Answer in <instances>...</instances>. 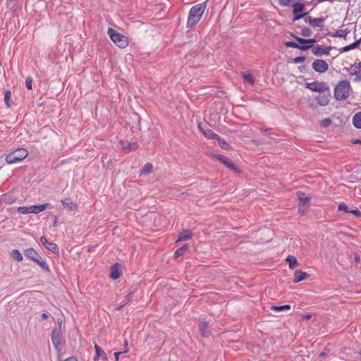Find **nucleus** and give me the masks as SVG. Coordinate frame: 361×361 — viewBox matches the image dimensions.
Returning a JSON list of instances; mask_svg holds the SVG:
<instances>
[{"mask_svg":"<svg viewBox=\"0 0 361 361\" xmlns=\"http://www.w3.org/2000/svg\"><path fill=\"white\" fill-rule=\"evenodd\" d=\"M304 19V21L306 23H309L310 25L312 24V22L313 21V17L312 16H308V14L307 16H305V17H303L302 18Z\"/></svg>","mask_w":361,"mask_h":361,"instance_id":"50","label":"nucleus"},{"mask_svg":"<svg viewBox=\"0 0 361 361\" xmlns=\"http://www.w3.org/2000/svg\"><path fill=\"white\" fill-rule=\"evenodd\" d=\"M312 30L307 27H303L301 30L300 35L305 37H308L312 35Z\"/></svg>","mask_w":361,"mask_h":361,"instance_id":"41","label":"nucleus"},{"mask_svg":"<svg viewBox=\"0 0 361 361\" xmlns=\"http://www.w3.org/2000/svg\"><path fill=\"white\" fill-rule=\"evenodd\" d=\"M331 97L330 90L329 92H325L323 94H319L315 97L317 104L321 106H325L329 104Z\"/></svg>","mask_w":361,"mask_h":361,"instance_id":"16","label":"nucleus"},{"mask_svg":"<svg viewBox=\"0 0 361 361\" xmlns=\"http://www.w3.org/2000/svg\"><path fill=\"white\" fill-rule=\"evenodd\" d=\"M332 123V120L329 118H324L319 123V125L322 128H327Z\"/></svg>","mask_w":361,"mask_h":361,"instance_id":"42","label":"nucleus"},{"mask_svg":"<svg viewBox=\"0 0 361 361\" xmlns=\"http://www.w3.org/2000/svg\"><path fill=\"white\" fill-rule=\"evenodd\" d=\"M132 150H136L138 148V144L137 142H131Z\"/></svg>","mask_w":361,"mask_h":361,"instance_id":"54","label":"nucleus"},{"mask_svg":"<svg viewBox=\"0 0 361 361\" xmlns=\"http://www.w3.org/2000/svg\"><path fill=\"white\" fill-rule=\"evenodd\" d=\"M305 87L317 92L324 93L325 92H329V86L326 82L322 81H314L312 82H307L305 84Z\"/></svg>","mask_w":361,"mask_h":361,"instance_id":"9","label":"nucleus"},{"mask_svg":"<svg viewBox=\"0 0 361 361\" xmlns=\"http://www.w3.org/2000/svg\"><path fill=\"white\" fill-rule=\"evenodd\" d=\"M25 84H26V87L28 89V90H32V78L31 76H27L25 79Z\"/></svg>","mask_w":361,"mask_h":361,"instance_id":"45","label":"nucleus"},{"mask_svg":"<svg viewBox=\"0 0 361 361\" xmlns=\"http://www.w3.org/2000/svg\"><path fill=\"white\" fill-rule=\"evenodd\" d=\"M192 237V233L190 230H183L179 233L177 241H185L189 240Z\"/></svg>","mask_w":361,"mask_h":361,"instance_id":"25","label":"nucleus"},{"mask_svg":"<svg viewBox=\"0 0 361 361\" xmlns=\"http://www.w3.org/2000/svg\"><path fill=\"white\" fill-rule=\"evenodd\" d=\"M11 92L9 90L4 91V103L7 107H11L9 103L11 99Z\"/></svg>","mask_w":361,"mask_h":361,"instance_id":"38","label":"nucleus"},{"mask_svg":"<svg viewBox=\"0 0 361 361\" xmlns=\"http://www.w3.org/2000/svg\"><path fill=\"white\" fill-rule=\"evenodd\" d=\"M107 33L113 42L119 48L124 49L128 46V39L124 35L118 32L112 27H109Z\"/></svg>","mask_w":361,"mask_h":361,"instance_id":"5","label":"nucleus"},{"mask_svg":"<svg viewBox=\"0 0 361 361\" xmlns=\"http://www.w3.org/2000/svg\"><path fill=\"white\" fill-rule=\"evenodd\" d=\"M286 261L288 262L290 269H294L298 265L297 258L293 255H288Z\"/></svg>","mask_w":361,"mask_h":361,"instance_id":"32","label":"nucleus"},{"mask_svg":"<svg viewBox=\"0 0 361 361\" xmlns=\"http://www.w3.org/2000/svg\"><path fill=\"white\" fill-rule=\"evenodd\" d=\"M357 66H358V63L357 64L355 63L354 64H352L350 68L345 67L343 68V70H345L346 71H348L350 73V72H353L355 70H357Z\"/></svg>","mask_w":361,"mask_h":361,"instance_id":"48","label":"nucleus"},{"mask_svg":"<svg viewBox=\"0 0 361 361\" xmlns=\"http://www.w3.org/2000/svg\"><path fill=\"white\" fill-rule=\"evenodd\" d=\"M188 250V245L184 244L183 246L178 248L175 251V252L173 254L174 258L177 259V258H179V257L183 256Z\"/></svg>","mask_w":361,"mask_h":361,"instance_id":"29","label":"nucleus"},{"mask_svg":"<svg viewBox=\"0 0 361 361\" xmlns=\"http://www.w3.org/2000/svg\"><path fill=\"white\" fill-rule=\"evenodd\" d=\"M351 143L353 144H361V140L360 139H353L351 140Z\"/></svg>","mask_w":361,"mask_h":361,"instance_id":"58","label":"nucleus"},{"mask_svg":"<svg viewBox=\"0 0 361 361\" xmlns=\"http://www.w3.org/2000/svg\"><path fill=\"white\" fill-rule=\"evenodd\" d=\"M291 306L290 305H271L270 309L274 311H287L290 310Z\"/></svg>","mask_w":361,"mask_h":361,"instance_id":"36","label":"nucleus"},{"mask_svg":"<svg viewBox=\"0 0 361 361\" xmlns=\"http://www.w3.org/2000/svg\"><path fill=\"white\" fill-rule=\"evenodd\" d=\"M290 6L293 8V23L298 21L300 19H302V18L305 17V16L309 14L308 12H305L306 4H305V1L303 0H298L292 2L290 3Z\"/></svg>","mask_w":361,"mask_h":361,"instance_id":"4","label":"nucleus"},{"mask_svg":"<svg viewBox=\"0 0 361 361\" xmlns=\"http://www.w3.org/2000/svg\"><path fill=\"white\" fill-rule=\"evenodd\" d=\"M48 317H49V314L48 313L44 312V313H42L41 314V318H42V320L47 319Z\"/></svg>","mask_w":361,"mask_h":361,"instance_id":"57","label":"nucleus"},{"mask_svg":"<svg viewBox=\"0 0 361 361\" xmlns=\"http://www.w3.org/2000/svg\"><path fill=\"white\" fill-rule=\"evenodd\" d=\"M317 42L316 38H299L297 42L293 41L284 42V45L288 48L298 49L302 51H306L313 47V44Z\"/></svg>","mask_w":361,"mask_h":361,"instance_id":"3","label":"nucleus"},{"mask_svg":"<svg viewBox=\"0 0 361 361\" xmlns=\"http://www.w3.org/2000/svg\"><path fill=\"white\" fill-rule=\"evenodd\" d=\"M351 89L350 83L348 80L338 82L334 87V98L337 101L346 99L349 97Z\"/></svg>","mask_w":361,"mask_h":361,"instance_id":"2","label":"nucleus"},{"mask_svg":"<svg viewBox=\"0 0 361 361\" xmlns=\"http://www.w3.org/2000/svg\"><path fill=\"white\" fill-rule=\"evenodd\" d=\"M296 196L299 200L298 204L310 206V202L311 200L310 196H307L306 194L302 191H297Z\"/></svg>","mask_w":361,"mask_h":361,"instance_id":"18","label":"nucleus"},{"mask_svg":"<svg viewBox=\"0 0 361 361\" xmlns=\"http://www.w3.org/2000/svg\"><path fill=\"white\" fill-rule=\"evenodd\" d=\"M35 262H36L39 266H40V267L45 271H50L49 265L47 264L46 261L44 260L41 257H39Z\"/></svg>","mask_w":361,"mask_h":361,"instance_id":"33","label":"nucleus"},{"mask_svg":"<svg viewBox=\"0 0 361 361\" xmlns=\"http://www.w3.org/2000/svg\"><path fill=\"white\" fill-rule=\"evenodd\" d=\"M197 326L200 334L202 337L208 338L212 332L209 326V320L204 315H200L197 319Z\"/></svg>","mask_w":361,"mask_h":361,"instance_id":"7","label":"nucleus"},{"mask_svg":"<svg viewBox=\"0 0 361 361\" xmlns=\"http://www.w3.org/2000/svg\"><path fill=\"white\" fill-rule=\"evenodd\" d=\"M350 75H355V77L353 78V82H357L361 81V61L358 63L357 70L353 72H350Z\"/></svg>","mask_w":361,"mask_h":361,"instance_id":"31","label":"nucleus"},{"mask_svg":"<svg viewBox=\"0 0 361 361\" xmlns=\"http://www.w3.org/2000/svg\"><path fill=\"white\" fill-rule=\"evenodd\" d=\"M152 171H153V165L151 163L147 162L142 167L141 172H140V175L149 174L151 172H152Z\"/></svg>","mask_w":361,"mask_h":361,"instance_id":"35","label":"nucleus"},{"mask_svg":"<svg viewBox=\"0 0 361 361\" xmlns=\"http://www.w3.org/2000/svg\"><path fill=\"white\" fill-rule=\"evenodd\" d=\"M259 130L262 133H268L270 130L269 128H260Z\"/></svg>","mask_w":361,"mask_h":361,"instance_id":"60","label":"nucleus"},{"mask_svg":"<svg viewBox=\"0 0 361 361\" xmlns=\"http://www.w3.org/2000/svg\"><path fill=\"white\" fill-rule=\"evenodd\" d=\"M312 67L315 72L323 73L328 71L329 64L324 60L315 59L312 64Z\"/></svg>","mask_w":361,"mask_h":361,"instance_id":"13","label":"nucleus"},{"mask_svg":"<svg viewBox=\"0 0 361 361\" xmlns=\"http://www.w3.org/2000/svg\"><path fill=\"white\" fill-rule=\"evenodd\" d=\"M121 264L116 262L110 267L109 276L111 279L116 280L121 276Z\"/></svg>","mask_w":361,"mask_h":361,"instance_id":"17","label":"nucleus"},{"mask_svg":"<svg viewBox=\"0 0 361 361\" xmlns=\"http://www.w3.org/2000/svg\"><path fill=\"white\" fill-rule=\"evenodd\" d=\"M124 347L125 349L123 351H122L123 353H127L129 352V348H128V341L127 339H125L124 341Z\"/></svg>","mask_w":361,"mask_h":361,"instance_id":"51","label":"nucleus"},{"mask_svg":"<svg viewBox=\"0 0 361 361\" xmlns=\"http://www.w3.org/2000/svg\"><path fill=\"white\" fill-rule=\"evenodd\" d=\"M94 349H95V356L94 357V360H96L99 357H102L104 361L108 360L107 355L105 353V352L102 350L101 347H99L98 345H94Z\"/></svg>","mask_w":361,"mask_h":361,"instance_id":"23","label":"nucleus"},{"mask_svg":"<svg viewBox=\"0 0 361 361\" xmlns=\"http://www.w3.org/2000/svg\"><path fill=\"white\" fill-rule=\"evenodd\" d=\"M308 205H302V204H298V212L300 216H303L306 214L307 209H309Z\"/></svg>","mask_w":361,"mask_h":361,"instance_id":"40","label":"nucleus"},{"mask_svg":"<svg viewBox=\"0 0 361 361\" xmlns=\"http://www.w3.org/2000/svg\"><path fill=\"white\" fill-rule=\"evenodd\" d=\"M28 156V151L25 148H18L6 155L5 161L8 164L20 162Z\"/></svg>","mask_w":361,"mask_h":361,"instance_id":"6","label":"nucleus"},{"mask_svg":"<svg viewBox=\"0 0 361 361\" xmlns=\"http://www.w3.org/2000/svg\"><path fill=\"white\" fill-rule=\"evenodd\" d=\"M305 4H306L307 6H312L313 7H315L317 4V3L315 1V0H311L310 1H305Z\"/></svg>","mask_w":361,"mask_h":361,"instance_id":"52","label":"nucleus"},{"mask_svg":"<svg viewBox=\"0 0 361 361\" xmlns=\"http://www.w3.org/2000/svg\"><path fill=\"white\" fill-rule=\"evenodd\" d=\"M57 323L59 326V329H60L61 330V324H62V319H60V318H58L57 319Z\"/></svg>","mask_w":361,"mask_h":361,"instance_id":"62","label":"nucleus"},{"mask_svg":"<svg viewBox=\"0 0 361 361\" xmlns=\"http://www.w3.org/2000/svg\"><path fill=\"white\" fill-rule=\"evenodd\" d=\"M360 43H361V37L359 39L355 41L354 42L341 48L340 52L341 53L347 52L350 50L355 49L360 46Z\"/></svg>","mask_w":361,"mask_h":361,"instance_id":"24","label":"nucleus"},{"mask_svg":"<svg viewBox=\"0 0 361 361\" xmlns=\"http://www.w3.org/2000/svg\"><path fill=\"white\" fill-rule=\"evenodd\" d=\"M324 20H325V18L323 17L314 18L311 25L314 27H319L320 30H322L324 27Z\"/></svg>","mask_w":361,"mask_h":361,"instance_id":"28","label":"nucleus"},{"mask_svg":"<svg viewBox=\"0 0 361 361\" xmlns=\"http://www.w3.org/2000/svg\"><path fill=\"white\" fill-rule=\"evenodd\" d=\"M310 276L306 273L302 271L300 269L295 270L294 272L293 282L294 283H298L306 279H307Z\"/></svg>","mask_w":361,"mask_h":361,"instance_id":"19","label":"nucleus"},{"mask_svg":"<svg viewBox=\"0 0 361 361\" xmlns=\"http://www.w3.org/2000/svg\"><path fill=\"white\" fill-rule=\"evenodd\" d=\"M25 256L33 262H35L39 257L38 252L33 248H27L24 250Z\"/></svg>","mask_w":361,"mask_h":361,"instance_id":"22","label":"nucleus"},{"mask_svg":"<svg viewBox=\"0 0 361 361\" xmlns=\"http://www.w3.org/2000/svg\"><path fill=\"white\" fill-rule=\"evenodd\" d=\"M206 5L207 1L196 4L190 9L186 25L188 28L192 27L198 23L206 8Z\"/></svg>","mask_w":361,"mask_h":361,"instance_id":"1","label":"nucleus"},{"mask_svg":"<svg viewBox=\"0 0 361 361\" xmlns=\"http://www.w3.org/2000/svg\"><path fill=\"white\" fill-rule=\"evenodd\" d=\"M95 247H97V245H90V246L88 247V251H89V252H91V251H92Z\"/></svg>","mask_w":361,"mask_h":361,"instance_id":"61","label":"nucleus"},{"mask_svg":"<svg viewBox=\"0 0 361 361\" xmlns=\"http://www.w3.org/2000/svg\"><path fill=\"white\" fill-rule=\"evenodd\" d=\"M327 353L326 352H322L319 354V357H327Z\"/></svg>","mask_w":361,"mask_h":361,"instance_id":"59","label":"nucleus"},{"mask_svg":"<svg viewBox=\"0 0 361 361\" xmlns=\"http://www.w3.org/2000/svg\"><path fill=\"white\" fill-rule=\"evenodd\" d=\"M289 35H290V37L293 38L296 42H297V39H298L299 38H300V37L295 35L293 32H289Z\"/></svg>","mask_w":361,"mask_h":361,"instance_id":"55","label":"nucleus"},{"mask_svg":"<svg viewBox=\"0 0 361 361\" xmlns=\"http://www.w3.org/2000/svg\"><path fill=\"white\" fill-rule=\"evenodd\" d=\"M121 354H123V353L122 351L114 353V357H115L116 361H118L119 355Z\"/></svg>","mask_w":361,"mask_h":361,"instance_id":"53","label":"nucleus"},{"mask_svg":"<svg viewBox=\"0 0 361 361\" xmlns=\"http://www.w3.org/2000/svg\"><path fill=\"white\" fill-rule=\"evenodd\" d=\"M215 158L235 173H240L241 171L239 169V168L237 167L234 163L227 157H225L222 154H216L215 155Z\"/></svg>","mask_w":361,"mask_h":361,"instance_id":"12","label":"nucleus"},{"mask_svg":"<svg viewBox=\"0 0 361 361\" xmlns=\"http://www.w3.org/2000/svg\"><path fill=\"white\" fill-rule=\"evenodd\" d=\"M0 201H4L6 204H11L14 202L15 199L11 197H7L5 195H3L0 197Z\"/></svg>","mask_w":361,"mask_h":361,"instance_id":"43","label":"nucleus"},{"mask_svg":"<svg viewBox=\"0 0 361 361\" xmlns=\"http://www.w3.org/2000/svg\"><path fill=\"white\" fill-rule=\"evenodd\" d=\"M353 125L357 129H361V111L356 113L352 120Z\"/></svg>","mask_w":361,"mask_h":361,"instance_id":"30","label":"nucleus"},{"mask_svg":"<svg viewBox=\"0 0 361 361\" xmlns=\"http://www.w3.org/2000/svg\"><path fill=\"white\" fill-rule=\"evenodd\" d=\"M61 338H62V334L60 329H54L51 331V339L52 344L54 345L55 349L60 352L62 349V343H61Z\"/></svg>","mask_w":361,"mask_h":361,"instance_id":"10","label":"nucleus"},{"mask_svg":"<svg viewBox=\"0 0 361 361\" xmlns=\"http://www.w3.org/2000/svg\"><path fill=\"white\" fill-rule=\"evenodd\" d=\"M40 242L50 252L57 255H59L58 245L56 243L49 242L44 235L40 237Z\"/></svg>","mask_w":361,"mask_h":361,"instance_id":"15","label":"nucleus"},{"mask_svg":"<svg viewBox=\"0 0 361 361\" xmlns=\"http://www.w3.org/2000/svg\"><path fill=\"white\" fill-rule=\"evenodd\" d=\"M51 204L49 203H44L42 204H36L32 205L30 207H18L17 211L20 214H27L30 213L38 214L41 212L44 211L47 208H48Z\"/></svg>","mask_w":361,"mask_h":361,"instance_id":"8","label":"nucleus"},{"mask_svg":"<svg viewBox=\"0 0 361 361\" xmlns=\"http://www.w3.org/2000/svg\"><path fill=\"white\" fill-rule=\"evenodd\" d=\"M11 257L16 261L20 262L23 261V256L18 249H13L11 252Z\"/></svg>","mask_w":361,"mask_h":361,"instance_id":"34","label":"nucleus"},{"mask_svg":"<svg viewBox=\"0 0 361 361\" xmlns=\"http://www.w3.org/2000/svg\"><path fill=\"white\" fill-rule=\"evenodd\" d=\"M64 361H78V359L75 357H69L64 360Z\"/></svg>","mask_w":361,"mask_h":361,"instance_id":"56","label":"nucleus"},{"mask_svg":"<svg viewBox=\"0 0 361 361\" xmlns=\"http://www.w3.org/2000/svg\"><path fill=\"white\" fill-rule=\"evenodd\" d=\"M338 211H343L345 213H350V209L346 206L343 202H341L338 206Z\"/></svg>","mask_w":361,"mask_h":361,"instance_id":"44","label":"nucleus"},{"mask_svg":"<svg viewBox=\"0 0 361 361\" xmlns=\"http://www.w3.org/2000/svg\"><path fill=\"white\" fill-rule=\"evenodd\" d=\"M305 59L306 58L304 56H297L293 59V62L294 63H300L304 62Z\"/></svg>","mask_w":361,"mask_h":361,"instance_id":"47","label":"nucleus"},{"mask_svg":"<svg viewBox=\"0 0 361 361\" xmlns=\"http://www.w3.org/2000/svg\"><path fill=\"white\" fill-rule=\"evenodd\" d=\"M333 49H335V47L331 46L323 47L322 45H318L317 47H313L311 51L314 56H322L323 55H329L330 51Z\"/></svg>","mask_w":361,"mask_h":361,"instance_id":"14","label":"nucleus"},{"mask_svg":"<svg viewBox=\"0 0 361 361\" xmlns=\"http://www.w3.org/2000/svg\"><path fill=\"white\" fill-rule=\"evenodd\" d=\"M135 291L132 290L128 292V293L126 295V298L122 301L121 305L119 306H117L115 307L116 311H120L122 310V308L126 306L131 300L134 295Z\"/></svg>","mask_w":361,"mask_h":361,"instance_id":"27","label":"nucleus"},{"mask_svg":"<svg viewBox=\"0 0 361 361\" xmlns=\"http://www.w3.org/2000/svg\"><path fill=\"white\" fill-rule=\"evenodd\" d=\"M61 203L64 208L68 211L73 212L77 209L78 205L75 202H73L69 197H66L61 200Z\"/></svg>","mask_w":361,"mask_h":361,"instance_id":"20","label":"nucleus"},{"mask_svg":"<svg viewBox=\"0 0 361 361\" xmlns=\"http://www.w3.org/2000/svg\"><path fill=\"white\" fill-rule=\"evenodd\" d=\"M293 0H278L279 4L281 6H290V3H292Z\"/></svg>","mask_w":361,"mask_h":361,"instance_id":"46","label":"nucleus"},{"mask_svg":"<svg viewBox=\"0 0 361 361\" xmlns=\"http://www.w3.org/2000/svg\"><path fill=\"white\" fill-rule=\"evenodd\" d=\"M56 224H57V218L55 216V219H54V221L53 226H56Z\"/></svg>","mask_w":361,"mask_h":361,"instance_id":"64","label":"nucleus"},{"mask_svg":"<svg viewBox=\"0 0 361 361\" xmlns=\"http://www.w3.org/2000/svg\"><path fill=\"white\" fill-rule=\"evenodd\" d=\"M243 78L245 81H247L251 85H254L255 80L251 73H243Z\"/></svg>","mask_w":361,"mask_h":361,"instance_id":"37","label":"nucleus"},{"mask_svg":"<svg viewBox=\"0 0 361 361\" xmlns=\"http://www.w3.org/2000/svg\"><path fill=\"white\" fill-rule=\"evenodd\" d=\"M121 147L125 152H129L132 150L131 142L128 141H121Z\"/></svg>","mask_w":361,"mask_h":361,"instance_id":"39","label":"nucleus"},{"mask_svg":"<svg viewBox=\"0 0 361 361\" xmlns=\"http://www.w3.org/2000/svg\"><path fill=\"white\" fill-rule=\"evenodd\" d=\"M350 213L354 214L356 217H358V218L361 217V212L357 208L350 209Z\"/></svg>","mask_w":361,"mask_h":361,"instance_id":"49","label":"nucleus"},{"mask_svg":"<svg viewBox=\"0 0 361 361\" xmlns=\"http://www.w3.org/2000/svg\"><path fill=\"white\" fill-rule=\"evenodd\" d=\"M299 69L300 71V72H304L306 69V66H301L299 67Z\"/></svg>","mask_w":361,"mask_h":361,"instance_id":"63","label":"nucleus"},{"mask_svg":"<svg viewBox=\"0 0 361 361\" xmlns=\"http://www.w3.org/2000/svg\"><path fill=\"white\" fill-rule=\"evenodd\" d=\"M199 130L203 133L204 136L207 139H214L216 134L209 128L210 124L207 122H199L197 124Z\"/></svg>","mask_w":361,"mask_h":361,"instance_id":"11","label":"nucleus"},{"mask_svg":"<svg viewBox=\"0 0 361 361\" xmlns=\"http://www.w3.org/2000/svg\"><path fill=\"white\" fill-rule=\"evenodd\" d=\"M214 139L218 141V144L221 149L226 150L231 149V145L219 135L216 134Z\"/></svg>","mask_w":361,"mask_h":361,"instance_id":"26","label":"nucleus"},{"mask_svg":"<svg viewBox=\"0 0 361 361\" xmlns=\"http://www.w3.org/2000/svg\"><path fill=\"white\" fill-rule=\"evenodd\" d=\"M350 32V30L348 29H345V30H336L335 32H329L326 35H329L332 37H340V38H343V39H345L346 38V36Z\"/></svg>","mask_w":361,"mask_h":361,"instance_id":"21","label":"nucleus"}]
</instances>
